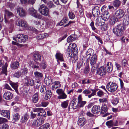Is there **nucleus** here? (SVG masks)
<instances>
[{"mask_svg": "<svg viewBox=\"0 0 129 129\" xmlns=\"http://www.w3.org/2000/svg\"><path fill=\"white\" fill-rule=\"evenodd\" d=\"M68 104V100L63 102L61 104V107L64 108H66Z\"/></svg>", "mask_w": 129, "mask_h": 129, "instance_id": "nucleus-45", "label": "nucleus"}, {"mask_svg": "<svg viewBox=\"0 0 129 129\" xmlns=\"http://www.w3.org/2000/svg\"><path fill=\"white\" fill-rule=\"evenodd\" d=\"M99 101L100 103H107L108 102V100L106 98H104L100 99Z\"/></svg>", "mask_w": 129, "mask_h": 129, "instance_id": "nucleus-53", "label": "nucleus"}, {"mask_svg": "<svg viewBox=\"0 0 129 129\" xmlns=\"http://www.w3.org/2000/svg\"><path fill=\"white\" fill-rule=\"evenodd\" d=\"M113 31L114 34L117 36H121L122 33L117 28H114L113 30Z\"/></svg>", "mask_w": 129, "mask_h": 129, "instance_id": "nucleus-32", "label": "nucleus"}, {"mask_svg": "<svg viewBox=\"0 0 129 129\" xmlns=\"http://www.w3.org/2000/svg\"><path fill=\"white\" fill-rule=\"evenodd\" d=\"M10 84L12 87L14 88L17 93H18L17 88L18 85L17 83H13L12 82H10Z\"/></svg>", "mask_w": 129, "mask_h": 129, "instance_id": "nucleus-26", "label": "nucleus"}, {"mask_svg": "<svg viewBox=\"0 0 129 129\" xmlns=\"http://www.w3.org/2000/svg\"><path fill=\"white\" fill-rule=\"evenodd\" d=\"M54 83L55 84L54 85L55 86H56L55 89H56L57 88L61 86L60 82L58 81H56L54 82Z\"/></svg>", "mask_w": 129, "mask_h": 129, "instance_id": "nucleus-60", "label": "nucleus"}, {"mask_svg": "<svg viewBox=\"0 0 129 129\" xmlns=\"http://www.w3.org/2000/svg\"><path fill=\"white\" fill-rule=\"evenodd\" d=\"M34 112H37L38 113L37 115L38 116H41L45 117L46 114L45 111L43 109L40 108H35L33 110Z\"/></svg>", "mask_w": 129, "mask_h": 129, "instance_id": "nucleus-5", "label": "nucleus"}, {"mask_svg": "<svg viewBox=\"0 0 129 129\" xmlns=\"http://www.w3.org/2000/svg\"><path fill=\"white\" fill-rule=\"evenodd\" d=\"M106 87L109 91L113 92L117 90V86L115 83L109 82L107 84Z\"/></svg>", "mask_w": 129, "mask_h": 129, "instance_id": "nucleus-4", "label": "nucleus"}, {"mask_svg": "<svg viewBox=\"0 0 129 129\" xmlns=\"http://www.w3.org/2000/svg\"><path fill=\"white\" fill-rule=\"evenodd\" d=\"M124 18L125 20V24H129V15H126L124 17Z\"/></svg>", "mask_w": 129, "mask_h": 129, "instance_id": "nucleus-51", "label": "nucleus"}, {"mask_svg": "<svg viewBox=\"0 0 129 129\" xmlns=\"http://www.w3.org/2000/svg\"><path fill=\"white\" fill-rule=\"evenodd\" d=\"M83 64V61L81 60H80L78 61L77 62V67L80 69L81 67H82Z\"/></svg>", "mask_w": 129, "mask_h": 129, "instance_id": "nucleus-56", "label": "nucleus"}, {"mask_svg": "<svg viewBox=\"0 0 129 129\" xmlns=\"http://www.w3.org/2000/svg\"><path fill=\"white\" fill-rule=\"evenodd\" d=\"M69 18L71 19H73L75 17V15L71 12H70L69 13Z\"/></svg>", "mask_w": 129, "mask_h": 129, "instance_id": "nucleus-55", "label": "nucleus"}, {"mask_svg": "<svg viewBox=\"0 0 129 129\" xmlns=\"http://www.w3.org/2000/svg\"><path fill=\"white\" fill-rule=\"evenodd\" d=\"M106 124L109 128H110L113 126H116L117 125V123H116L115 124L112 120L107 121L106 122Z\"/></svg>", "mask_w": 129, "mask_h": 129, "instance_id": "nucleus-22", "label": "nucleus"}, {"mask_svg": "<svg viewBox=\"0 0 129 129\" xmlns=\"http://www.w3.org/2000/svg\"><path fill=\"white\" fill-rule=\"evenodd\" d=\"M17 25L22 28H25L27 27V24L25 21L21 20L18 21Z\"/></svg>", "mask_w": 129, "mask_h": 129, "instance_id": "nucleus-15", "label": "nucleus"}, {"mask_svg": "<svg viewBox=\"0 0 129 129\" xmlns=\"http://www.w3.org/2000/svg\"><path fill=\"white\" fill-rule=\"evenodd\" d=\"M105 70L108 72H111L113 69L112 65L111 63L108 62L106 65V66L105 68Z\"/></svg>", "mask_w": 129, "mask_h": 129, "instance_id": "nucleus-21", "label": "nucleus"}, {"mask_svg": "<svg viewBox=\"0 0 129 129\" xmlns=\"http://www.w3.org/2000/svg\"><path fill=\"white\" fill-rule=\"evenodd\" d=\"M29 13L32 16L39 19H41L42 16L40 14L38 13L37 11L33 7L30 8L28 10Z\"/></svg>", "mask_w": 129, "mask_h": 129, "instance_id": "nucleus-3", "label": "nucleus"}, {"mask_svg": "<svg viewBox=\"0 0 129 129\" xmlns=\"http://www.w3.org/2000/svg\"><path fill=\"white\" fill-rule=\"evenodd\" d=\"M68 22L67 19L66 18H64L62 19L60 22L59 23V25L60 26H63L64 25V27H66L68 26L71 23L70 22H69L67 24L65 25V24L67 23Z\"/></svg>", "mask_w": 129, "mask_h": 129, "instance_id": "nucleus-18", "label": "nucleus"}, {"mask_svg": "<svg viewBox=\"0 0 129 129\" xmlns=\"http://www.w3.org/2000/svg\"><path fill=\"white\" fill-rule=\"evenodd\" d=\"M9 126L7 124L4 123L2 126L1 127V129H8Z\"/></svg>", "mask_w": 129, "mask_h": 129, "instance_id": "nucleus-64", "label": "nucleus"}, {"mask_svg": "<svg viewBox=\"0 0 129 129\" xmlns=\"http://www.w3.org/2000/svg\"><path fill=\"white\" fill-rule=\"evenodd\" d=\"M12 96V94L10 92L7 91L5 92L4 94V98L6 100L11 99Z\"/></svg>", "mask_w": 129, "mask_h": 129, "instance_id": "nucleus-14", "label": "nucleus"}, {"mask_svg": "<svg viewBox=\"0 0 129 129\" xmlns=\"http://www.w3.org/2000/svg\"><path fill=\"white\" fill-rule=\"evenodd\" d=\"M13 120L15 121L18 120L20 119V116L18 113H15L14 114Z\"/></svg>", "mask_w": 129, "mask_h": 129, "instance_id": "nucleus-36", "label": "nucleus"}, {"mask_svg": "<svg viewBox=\"0 0 129 129\" xmlns=\"http://www.w3.org/2000/svg\"><path fill=\"white\" fill-rule=\"evenodd\" d=\"M100 63H98L96 64V66L94 65H92L91 70L93 72H94L96 69L97 68L99 67V65L100 64Z\"/></svg>", "mask_w": 129, "mask_h": 129, "instance_id": "nucleus-52", "label": "nucleus"}, {"mask_svg": "<svg viewBox=\"0 0 129 129\" xmlns=\"http://www.w3.org/2000/svg\"><path fill=\"white\" fill-rule=\"evenodd\" d=\"M100 111V107L96 105L94 106L91 110L92 112L94 114H98Z\"/></svg>", "mask_w": 129, "mask_h": 129, "instance_id": "nucleus-19", "label": "nucleus"}, {"mask_svg": "<svg viewBox=\"0 0 129 129\" xmlns=\"http://www.w3.org/2000/svg\"><path fill=\"white\" fill-rule=\"evenodd\" d=\"M104 23L102 21L99 20L98 19H96L95 23V24L96 25L101 26L103 24H104Z\"/></svg>", "mask_w": 129, "mask_h": 129, "instance_id": "nucleus-40", "label": "nucleus"}, {"mask_svg": "<svg viewBox=\"0 0 129 129\" xmlns=\"http://www.w3.org/2000/svg\"><path fill=\"white\" fill-rule=\"evenodd\" d=\"M29 117L28 114H26L23 116L22 117L21 121L22 123H24L26 122Z\"/></svg>", "mask_w": 129, "mask_h": 129, "instance_id": "nucleus-30", "label": "nucleus"}, {"mask_svg": "<svg viewBox=\"0 0 129 129\" xmlns=\"http://www.w3.org/2000/svg\"><path fill=\"white\" fill-rule=\"evenodd\" d=\"M92 50L91 49H89L86 52L85 55V57L87 59V60L89 59L91 56Z\"/></svg>", "mask_w": 129, "mask_h": 129, "instance_id": "nucleus-27", "label": "nucleus"}, {"mask_svg": "<svg viewBox=\"0 0 129 129\" xmlns=\"http://www.w3.org/2000/svg\"><path fill=\"white\" fill-rule=\"evenodd\" d=\"M33 58L35 60L40 61L41 59V56L39 53L37 52L34 53Z\"/></svg>", "mask_w": 129, "mask_h": 129, "instance_id": "nucleus-24", "label": "nucleus"}, {"mask_svg": "<svg viewBox=\"0 0 129 129\" xmlns=\"http://www.w3.org/2000/svg\"><path fill=\"white\" fill-rule=\"evenodd\" d=\"M49 126L50 125L49 124L46 123L41 126L39 128V129H47Z\"/></svg>", "mask_w": 129, "mask_h": 129, "instance_id": "nucleus-41", "label": "nucleus"}, {"mask_svg": "<svg viewBox=\"0 0 129 129\" xmlns=\"http://www.w3.org/2000/svg\"><path fill=\"white\" fill-rule=\"evenodd\" d=\"M35 76L37 78L40 79L43 77V74L41 73L38 71L34 72Z\"/></svg>", "mask_w": 129, "mask_h": 129, "instance_id": "nucleus-33", "label": "nucleus"}, {"mask_svg": "<svg viewBox=\"0 0 129 129\" xmlns=\"http://www.w3.org/2000/svg\"><path fill=\"white\" fill-rule=\"evenodd\" d=\"M100 17L104 21L107 20L110 17L109 16V15H104L103 14H102Z\"/></svg>", "mask_w": 129, "mask_h": 129, "instance_id": "nucleus-38", "label": "nucleus"}, {"mask_svg": "<svg viewBox=\"0 0 129 129\" xmlns=\"http://www.w3.org/2000/svg\"><path fill=\"white\" fill-rule=\"evenodd\" d=\"M121 4L120 1L119 0L115 1L113 3L114 6L116 7H119Z\"/></svg>", "mask_w": 129, "mask_h": 129, "instance_id": "nucleus-42", "label": "nucleus"}, {"mask_svg": "<svg viewBox=\"0 0 129 129\" xmlns=\"http://www.w3.org/2000/svg\"><path fill=\"white\" fill-rule=\"evenodd\" d=\"M75 39L74 36L73 35H71L67 39V41L69 43L72 42Z\"/></svg>", "mask_w": 129, "mask_h": 129, "instance_id": "nucleus-37", "label": "nucleus"}, {"mask_svg": "<svg viewBox=\"0 0 129 129\" xmlns=\"http://www.w3.org/2000/svg\"><path fill=\"white\" fill-rule=\"evenodd\" d=\"M44 82L46 84L49 86L52 83V80L50 77H46L44 79Z\"/></svg>", "mask_w": 129, "mask_h": 129, "instance_id": "nucleus-31", "label": "nucleus"}, {"mask_svg": "<svg viewBox=\"0 0 129 129\" xmlns=\"http://www.w3.org/2000/svg\"><path fill=\"white\" fill-rule=\"evenodd\" d=\"M0 113L1 115L9 119L10 118V112L9 110H0Z\"/></svg>", "mask_w": 129, "mask_h": 129, "instance_id": "nucleus-11", "label": "nucleus"}, {"mask_svg": "<svg viewBox=\"0 0 129 129\" xmlns=\"http://www.w3.org/2000/svg\"><path fill=\"white\" fill-rule=\"evenodd\" d=\"M91 89H86L84 90L83 92V93L84 94H89L91 93Z\"/></svg>", "mask_w": 129, "mask_h": 129, "instance_id": "nucleus-63", "label": "nucleus"}, {"mask_svg": "<svg viewBox=\"0 0 129 129\" xmlns=\"http://www.w3.org/2000/svg\"><path fill=\"white\" fill-rule=\"evenodd\" d=\"M46 90V88L44 85H42L41 86V88L40 89V91L41 93H44Z\"/></svg>", "mask_w": 129, "mask_h": 129, "instance_id": "nucleus-57", "label": "nucleus"}, {"mask_svg": "<svg viewBox=\"0 0 129 129\" xmlns=\"http://www.w3.org/2000/svg\"><path fill=\"white\" fill-rule=\"evenodd\" d=\"M38 9L40 13L43 15L47 16L49 13L48 8L45 5L42 4L40 5Z\"/></svg>", "mask_w": 129, "mask_h": 129, "instance_id": "nucleus-2", "label": "nucleus"}, {"mask_svg": "<svg viewBox=\"0 0 129 129\" xmlns=\"http://www.w3.org/2000/svg\"><path fill=\"white\" fill-rule=\"evenodd\" d=\"M16 10L20 16L23 17L26 15V11L22 8L20 7L18 8Z\"/></svg>", "mask_w": 129, "mask_h": 129, "instance_id": "nucleus-9", "label": "nucleus"}, {"mask_svg": "<svg viewBox=\"0 0 129 129\" xmlns=\"http://www.w3.org/2000/svg\"><path fill=\"white\" fill-rule=\"evenodd\" d=\"M124 11L122 10L119 9L116 11L115 14V16L118 19H120L123 17L125 15Z\"/></svg>", "mask_w": 129, "mask_h": 129, "instance_id": "nucleus-6", "label": "nucleus"}, {"mask_svg": "<svg viewBox=\"0 0 129 129\" xmlns=\"http://www.w3.org/2000/svg\"><path fill=\"white\" fill-rule=\"evenodd\" d=\"M55 57L58 62V60H60L61 62L64 61L63 54L59 52H57L55 55Z\"/></svg>", "mask_w": 129, "mask_h": 129, "instance_id": "nucleus-17", "label": "nucleus"}, {"mask_svg": "<svg viewBox=\"0 0 129 129\" xmlns=\"http://www.w3.org/2000/svg\"><path fill=\"white\" fill-rule=\"evenodd\" d=\"M47 34H41L38 35L37 37V39L38 40L42 39L48 36Z\"/></svg>", "mask_w": 129, "mask_h": 129, "instance_id": "nucleus-35", "label": "nucleus"}, {"mask_svg": "<svg viewBox=\"0 0 129 129\" xmlns=\"http://www.w3.org/2000/svg\"><path fill=\"white\" fill-rule=\"evenodd\" d=\"M86 103V102L85 101H82L79 102H78V107H83Z\"/></svg>", "mask_w": 129, "mask_h": 129, "instance_id": "nucleus-46", "label": "nucleus"}, {"mask_svg": "<svg viewBox=\"0 0 129 129\" xmlns=\"http://www.w3.org/2000/svg\"><path fill=\"white\" fill-rule=\"evenodd\" d=\"M5 14L6 15H7L8 16H12L13 15V14L12 13L7 10H5Z\"/></svg>", "mask_w": 129, "mask_h": 129, "instance_id": "nucleus-59", "label": "nucleus"}, {"mask_svg": "<svg viewBox=\"0 0 129 129\" xmlns=\"http://www.w3.org/2000/svg\"><path fill=\"white\" fill-rule=\"evenodd\" d=\"M97 60V56L95 54H93L90 59V62L91 65H95L96 63Z\"/></svg>", "mask_w": 129, "mask_h": 129, "instance_id": "nucleus-16", "label": "nucleus"}, {"mask_svg": "<svg viewBox=\"0 0 129 129\" xmlns=\"http://www.w3.org/2000/svg\"><path fill=\"white\" fill-rule=\"evenodd\" d=\"M91 90L92 91V93L90 95H88L89 98H90L92 96H94L96 95V92L97 91L96 89H91Z\"/></svg>", "mask_w": 129, "mask_h": 129, "instance_id": "nucleus-47", "label": "nucleus"}, {"mask_svg": "<svg viewBox=\"0 0 129 129\" xmlns=\"http://www.w3.org/2000/svg\"><path fill=\"white\" fill-rule=\"evenodd\" d=\"M45 120V119L43 118H40L36 121H34L33 124L37 126H40L44 123Z\"/></svg>", "mask_w": 129, "mask_h": 129, "instance_id": "nucleus-8", "label": "nucleus"}, {"mask_svg": "<svg viewBox=\"0 0 129 129\" xmlns=\"http://www.w3.org/2000/svg\"><path fill=\"white\" fill-rule=\"evenodd\" d=\"M86 121L85 119L83 118H79L78 122V125L79 126H82L86 123Z\"/></svg>", "mask_w": 129, "mask_h": 129, "instance_id": "nucleus-20", "label": "nucleus"}, {"mask_svg": "<svg viewBox=\"0 0 129 129\" xmlns=\"http://www.w3.org/2000/svg\"><path fill=\"white\" fill-rule=\"evenodd\" d=\"M38 93H36L33 96L32 99V101L34 103H36L38 101Z\"/></svg>", "mask_w": 129, "mask_h": 129, "instance_id": "nucleus-29", "label": "nucleus"}, {"mask_svg": "<svg viewBox=\"0 0 129 129\" xmlns=\"http://www.w3.org/2000/svg\"><path fill=\"white\" fill-rule=\"evenodd\" d=\"M70 49H75V48H77V47L76 45L74 43H71L69 44V45L68 46V51L70 52Z\"/></svg>", "mask_w": 129, "mask_h": 129, "instance_id": "nucleus-34", "label": "nucleus"}, {"mask_svg": "<svg viewBox=\"0 0 129 129\" xmlns=\"http://www.w3.org/2000/svg\"><path fill=\"white\" fill-rule=\"evenodd\" d=\"M92 14L94 17H98L100 14L99 8L98 6L94 7L92 10Z\"/></svg>", "mask_w": 129, "mask_h": 129, "instance_id": "nucleus-12", "label": "nucleus"}, {"mask_svg": "<svg viewBox=\"0 0 129 129\" xmlns=\"http://www.w3.org/2000/svg\"><path fill=\"white\" fill-rule=\"evenodd\" d=\"M39 26L42 29H44L46 28L45 25V22L44 21H43L41 23L40 25Z\"/></svg>", "mask_w": 129, "mask_h": 129, "instance_id": "nucleus-58", "label": "nucleus"}, {"mask_svg": "<svg viewBox=\"0 0 129 129\" xmlns=\"http://www.w3.org/2000/svg\"><path fill=\"white\" fill-rule=\"evenodd\" d=\"M67 97V95L63 92L59 95V96L58 97V98L59 99H64L66 98Z\"/></svg>", "mask_w": 129, "mask_h": 129, "instance_id": "nucleus-48", "label": "nucleus"}, {"mask_svg": "<svg viewBox=\"0 0 129 129\" xmlns=\"http://www.w3.org/2000/svg\"><path fill=\"white\" fill-rule=\"evenodd\" d=\"M118 20V19L116 17L112 16L111 17L110 20V24L111 25H113Z\"/></svg>", "mask_w": 129, "mask_h": 129, "instance_id": "nucleus-25", "label": "nucleus"}, {"mask_svg": "<svg viewBox=\"0 0 129 129\" xmlns=\"http://www.w3.org/2000/svg\"><path fill=\"white\" fill-rule=\"evenodd\" d=\"M73 100H74L71 101L70 105L73 109H76L78 107V104L76 105V103Z\"/></svg>", "mask_w": 129, "mask_h": 129, "instance_id": "nucleus-39", "label": "nucleus"}, {"mask_svg": "<svg viewBox=\"0 0 129 129\" xmlns=\"http://www.w3.org/2000/svg\"><path fill=\"white\" fill-rule=\"evenodd\" d=\"M21 72L18 71L15 72L14 74V77L17 78H19L21 75Z\"/></svg>", "mask_w": 129, "mask_h": 129, "instance_id": "nucleus-44", "label": "nucleus"}, {"mask_svg": "<svg viewBox=\"0 0 129 129\" xmlns=\"http://www.w3.org/2000/svg\"><path fill=\"white\" fill-rule=\"evenodd\" d=\"M19 63L18 61L14 62L12 63L10 65L11 68L13 69H17L18 67Z\"/></svg>", "mask_w": 129, "mask_h": 129, "instance_id": "nucleus-23", "label": "nucleus"}, {"mask_svg": "<svg viewBox=\"0 0 129 129\" xmlns=\"http://www.w3.org/2000/svg\"><path fill=\"white\" fill-rule=\"evenodd\" d=\"M4 64L3 61L2 60H0V69H1L2 68V73L6 75H7V70L8 64L6 62L5 65L3 66V64Z\"/></svg>", "mask_w": 129, "mask_h": 129, "instance_id": "nucleus-7", "label": "nucleus"}, {"mask_svg": "<svg viewBox=\"0 0 129 129\" xmlns=\"http://www.w3.org/2000/svg\"><path fill=\"white\" fill-rule=\"evenodd\" d=\"M89 71V66H87L85 68L84 72L85 74L88 73Z\"/></svg>", "mask_w": 129, "mask_h": 129, "instance_id": "nucleus-61", "label": "nucleus"}, {"mask_svg": "<svg viewBox=\"0 0 129 129\" xmlns=\"http://www.w3.org/2000/svg\"><path fill=\"white\" fill-rule=\"evenodd\" d=\"M106 71L105 70V68L103 66H102L98 69L97 71L98 74L100 76H103L105 74Z\"/></svg>", "mask_w": 129, "mask_h": 129, "instance_id": "nucleus-13", "label": "nucleus"}, {"mask_svg": "<svg viewBox=\"0 0 129 129\" xmlns=\"http://www.w3.org/2000/svg\"><path fill=\"white\" fill-rule=\"evenodd\" d=\"M107 106L105 104H104L101 107V113L104 114L107 112Z\"/></svg>", "mask_w": 129, "mask_h": 129, "instance_id": "nucleus-28", "label": "nucleus"}, {"mask_svg": "<svg viewBox=\"0 0 129 129\" xmlns=\"http://www.w3.org/2000/svg\"><path fill=\"white\" fill-rule=\"evenodd\" d=\"M25 84L27 86H32L34 85V81L29 77L26 76L25 78Z\"/></svg>", "mask_w": 129, "mask_h": 129, "instance_id": "nucleus-10", "label": "nucleus"}, {"mask_svg": "<svg viewBox=\"0 0 129 129\" xmlns=\"http://www.w3.org/2000/svg\"><path fill=\"white\" fill-rule=\"evenodd\" d=\"M70 49V51H71V53L73 55H76L78 53V50L77 48Z\"/></svg>", "mask_w": 129, "mask_h": 129, "instance_id": "nucleus-49", "label": "nucleus"}, {"mask_svg": "<svg viewBox=\"0 0 129 129\" xmlns=\"http://www.w3.org/2000/svg\"><path fill=\"white\" fill-rule=\"evenodd\" d=\"M47 6L48 7L50 8H53L55 7V6L54 5L53 3L51 1L49 2L48 3Z\"/></svg>", "mask_w": 129, "mask_h": 129, "instance_id": "nucleus-62", "label": "nucleus"}, {"mask_svg": "<svg viewBox=\"0 0 129 129\" xmlns=\"http://www.w3.org/2000/svg\"><path fill=\"white\" fill-rule=\"evenodd\" d=\"M28 38L27 36L21 34H19L15 37H13V39L17 42L22 43L25 42L27 40Z\"/></svg>", "mask_w": 129, "mask_h": 129, "instance_id": "nucleus-1", "label": "nucleus"}, {"mask_svg": "<svg viewBox=\"0 0 129 129\" xmlns=\"http://www.w3.org/2000/svg\"><path fill=\"white\" fill-rule=\"evenodd\" d=\"M101 27V29L102 30L105 31L107 29V26L106 24L104 23Z\"/></svg>", "mask_w": 129, "mask_h": 129, "instance_id": "nucleus-54", "label": "nucleus"}, {"mask_svg": "<svg viewBox=\"0 0 129 129\" xmlns=\"http://www.w3.org/2000/svg\"><path fill=\"white\" fill-rule=\"evenodd\" d=\"M41 104H38L37 105V106L40 107L41 106L44 107H46L48 105V104L47 102H41Z\"/></svg>", "mask_w": 129, "mask_h": 129, "instance_id": "nucleus-50", "label": "nucleus"}, {"mask_svg": "<svg viewBox=\"0 0 129 129\" xmlns=\"http://www.w3.org/2000/svg\"><path fill=\"white\" fill-rule=\"evenodd\" d=\"M119 30H120L121 32L122 33V31L125 29L123 25L118 24L117 25V28Z\"/></svg>", "mask_w": 129, "mask_h": 129, "instance_id": "nucleus-43", "label": "nucleus"}]
</instances>
